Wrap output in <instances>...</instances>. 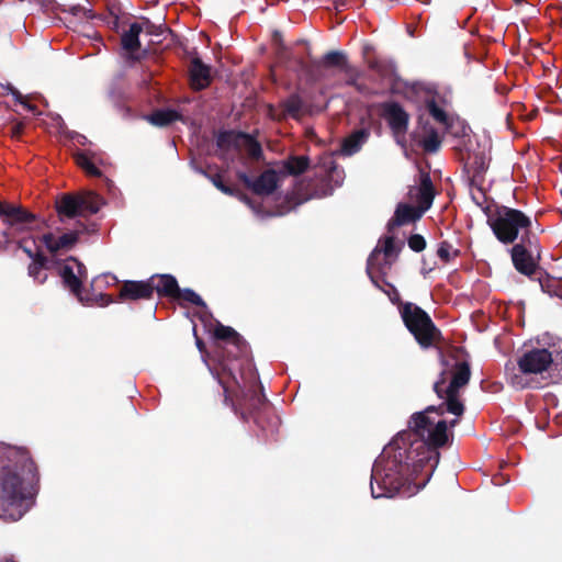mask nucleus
Segmentation results:
<instances>
[{"mask_svg":"<svg viewBox=\"0 0 562 562\" xmlns=\"http://www.w3.org/2000/svg\"><path fill=\"white\" fill-rule=\"evenodd\" d=\"M224 391H225V393L228 395L229 390H228V387H227V386H224Z\"/></svg>","mask_w":562,"mask_h":562,"instance_id":"37998d69","label":"nucleus"},{"mask_svg":"<svg viewBox=\"0 0 562 562\" xmlns=\"http://www.w3.org/2000/svg\"><path fill=\"white\" fill-rule=\"evenodd\" d=\"M153 295V285L149 281H127L120 291L123 300L149 299Z\"/></svg>","mask_w":562,"mask_h":562,"instance_id":"4468645a","label":"nucleus"},{"mask_svg":"<svg viewBox=\"0 0 562 562\" xmlns=\"http://www.w3.org/2000/svg\"><path fill=\"white\" fill-rule=\"evenodd\" d=\"M0 217L12 229L24 231L34 221L33 214L22 207L0 202Z\"/></svg>","mask_w":562,"mask_h":562,"instance_id":"9d476101","label":"nucleus"},{"mask_svg":"<svg viewBox=\"0 0 562 562\" xmlns=\"http://www.w3.org/2000/svg\"><path fill=\"white\" fill-rule=\"evenodd\" d=\"M191 86L196 89H203L209 86L211 80L210 68L199 58H193L190 65Z\"/></svg>","mask_w":562,"mask_h":562,"instance_id":"6ab92c4d","label":"nucleus"},{"mask_svg":"<svg viewBox=\"0 0 562 562\" xmlns=\"http://www.w3.org/2000/svg\"><path fill=\"white\" fill-rule=\"evenodd\" d=\"M441 413L435 407H428L422 413L412 417L409 428L420 438L416 450H420L417 459L418 467H429L430 473L439 462L438 447H442L449 440L447 423L442 419Z\"/></svg>","mask_w":562,"mask_h":562,"instance_id":"f257e3e1","label":"nucleus"},{"mask_svg":"<svg viewBox=\"0 0 562 562\" xmlns=\"http://www.w3.org/2000/svg\"><path fill=\"white\" fill-rule=\"evenodd\" d=\"M440 146L439 137L436 133H430L424 140L423 147L427 151H436Z\"/></svg>","mask_w":562,"mask_h":562,"instance_id":"2f4dec72","label":"nucleus"},{"mask_svg":"<svg viewBox=\"0 0 562 562\" xmlns=\"http://www.w3.org/2000/svg\"><path fill=\"white\" fill-rule=\"evenodd\" d=\"M23 498V485L18 472L8 467L0 469V509L5 510Z\"/></svg>","mask_w":562,"mask_h":562,"instance_id":"0eeeda50","label":"nucleus"},{"mask_svg":"<svg viewBox=\"0 0 562 562\" xmlns=\"http://www.w3.org/2000/svg\"><path fill=\"white\" fill-rule=\"evenodd\" d=\"M214 337L216 339L231 341L236 345L240 341L239 335L232 327L224 326L222 324H217L215 326Z\"/></svg>","mask_w":562,"mask_h":562,"instance_id":"cd10ccee","label":"nucleus"},{"mask_svg":"<svg viewBox=\"0 0 562 562\" xmlns=\"http://www.w3.org/2000/svg\"><path fill=\"white\" fill-rule=\"evenodd\" d=\"M149 282L153 285V292L157 291L159 294L175 295L178 291L176 279L170 276L153 277Z\"/></svg>","mask_w":562,"mask_h":562,"instance_id":"4be33fe9","label":"nucleus"},{"mask_svg":"<svg viewBox=\"0 0 562 562\" xmlns=\"http://www.w3.org/2000/svg\"><path fill=\"white\" fill-rule=\"evenodd\" d=\"M345 61V55L339 52H331L325 56V63L329 66H344Z\"/></svg>","mask_w":562,"mask_h":562,"instance_id":"473e14b6","label":"nucleus"},{"mask_svg":"<svg viewBox=\"0 0 562 562\" xmlns=\"http://www.w3.org/2000/svg\"><path fill=\"white\" fill-rule=\"evenodd\" d=\"M398 248L395 239L387 236L381 239L368 259L367 271L371 280L378 285L381 274H385L390 269L392 261L397 257Z\"/></svg>","mask_w":562,"mask_h":562,"instance_id":"423d86ee","label":"nucleus"},{"mask_svg":"<svg viewBox=\"0 0 562 562\" xmlns=\"http://www.w3.org/2000/svg\"><path fill=\"white\" fill-rule=\"evenodd\" d=\"M187 299H188L190 302H192V303H194V304H196V305H198V304H200V303L202 302V301H201V297H200L198 294L193 293V292H190V293L188 294Z\"/></svg>","mask_w":562,"mask_h":562,"instance_id":"4c0bfd02","label":"nucleus"},{"mask_svg":"<svg viewBox=\"0 0 562 562\" xmlns=\"http://www.w3.org/2000/svg\"><path fill=\"white\" fill-rule=\"evenodd\" d=\"M64 284L79 299L80 302L91 304V299L81 291L82 281L87 279L85 266L74 258L67 259L59 269Z\"/></svg>","mask_w":562,"mask_h":562,"instance_id":"6e6552de","label":"nucleus"},{"mask_svg":"<svg viewBox=\"0 0 562 562\" xmlns=\"http://www.w3.org/2000/svg\"><path fill=\"white\" fill-rule=\"evenodd\" d=\"M179 119V114L172 110H159L148 116V121L157 126H165Z\"/></svg>","mask_w":562,"mask_h":562,"instance_id":"a878e982","label":"nucleus"},{"mask_svg":"<svg viewBox=\"0 0 562 562\" xmlns=\"http://www.w3.org/2000/svg\"><path fill=\"white\" fill-rule=\"evenodd\" d=\"M76 164L83 169L89 176L98 177L101 175L98 167L93 164L92 159L83 153L75 156Z\"/></svg>","mask_w":562,"mask_h":562,"instance_id":"c85d7f7f","label":"nucleus"},{"mask_svg":"<svg viewBox=\"0 0 562 562\" xmlns=\"http://www.w3.org/2000/svg\"><path fill=\"white\" fill-rule=\"evenodd\" d=\"M553 362L552 353L546 348H535L525 351L517 360L520 373L510 378V383L516 389H525L528 382L524 375L541 374L547 371Z\"/></svg>","mask_w":562,"mask_h":562,"instance_id":"39448f33","label":"nucleus"},{"mask_svg":"<svg viewBox=\"0 0 562 562\" xmlns=\"http://www.w3.org/2000/svg\"><path fill=\"white\" fill-rule=\"evenodd\" d=\"M383 115L395 133L406 130L408 115L398 104L386 103L383 108Z\"/></svg>","mask_w":562,"mask_h":562,"instance_id":"2eb2a0df","label":"nucleus"},{"mask_svg":"<svg viewBox=\"0 0 562 562\" xmlns=\"http://www.w3.org/2000/svg\"><path fill=\"white\" fill-rule=\"evenodd\" d=\"M78 239L76 232L65 233L59 237H55L53 234H44L41 238L42 243L50 252H56L63 249H70Z\"/></svg>","mask_w":562,"mask_h":562,"instance_id":"dca6fc26","label":"nucleus"},{"mask_svg":"<svg viewBox=\"0 0 562 562\" xmlns=\"http://www.w3.org/2000/svg\"><path fill=\"white\" fill-rule=\"evenodd\" d=\"M438 256L445 260L449 259V249L448 246L441 245L438 249Z\"/></svg>","mask_w":562,"mask_h":562,"instance_id":"e433bc0d","label":"nucleus"},{"mask_svg":"<svg viewBox=\"0 0 562 562\" xmlns=\"http://www.w3.org/2000/svg\"><path fill=\"white\" fill-rule=\"evenodd\" d=\"M100 299L102 300L103 304H109L111 302L110 297L108 295H102L101 293L98 294Z\"/></svg>","mask_w":562,"mask_h":562,"instance_id":"58836bf2","label":"nucleus"},{"mask_svg":"<svg viewBox=\"0 0 562 562\" xmlns=\"http://www.w3.org/2000/svg\"><path fill=\"white\" fill-rule=\"evenodd\" d=\"M369 133L366 130H359L353 132L342 143L341 150L345 155H352L357 153L361 146L366 143Z\"/></svg>","mask_w":562,"mask_h":562,"instance_id":"5701e85b","label":"nucleus"},{"mask_svg":"<svg viewBox=\"0 0 562 562\" xmlns=\"http://www.w3.org/2000/svg\"><path fill=\"white\" fill-rule=\"evenodd\" d=\"M512 259L515 268L526 274L531 276L536 270V263L522 245H515L512 249Z\"/></svg>","mask_w":562,"mask_h":562,"instance_id":"f3484780","label":"nucleus"},{"mask_svg":"<svg viewBox=\"0 0 562 562\" xmlns=\"http://www.w3.org/2000/svg\"><path fill=\"white\" fill-rule=\"evenodd\" d=\"M402 319L423 348L435 346L441 337L429 315L413 303H404L400 307Z\"/></svg>","mask_w":562,"mask_h":562,"instance_id":"f03ea898","label":"nucleus"},{"mask_svg":"<svg viewBox=\"0 0 562 562\" xmlns=\"http://www.w3.org/2000/svg\"><path fill=\"white\" fill-rule=\"evenodd\" d=\"M488 222L497 239L504 244L514 243L519 233H528L531 226V220L525 213L506 206L497 210Z\"/></svg>","mask_w":562,"mask_h":562,"instance_id":"7ed1b4c3","label":"nucleus"},{"mask_svg":"<svg viewBox=\"0 0 562 562\" xmlns=\"http://www.w3.org/2000/svg\"><path fill=\"white\" fill-rule=\"evenodd\" d=\"M428 110L431 116L441 124L448 123V116L446 112L440 109L434 101L428 102Z\"/></svg>","mask_w":562,"mask_h":562,"instance_id":"7c9ffc66","label":"nucleus"},{"mask_svg":"<svg viewBox=\"0 0 562 562\" xmlns=\"http://www.w3.org/2000/svg\"><path fill=\"white\" fill-rule=\"evenodd\" d=\"M239 178L259 194L271 193L277 188L278 183V175L273 170H266L255 181H251L245 173H241Z\"/></svg>","mask_w":562,"mask_h":562,"instance_id":"ddd939ff","label":"nucleus"},{"mask_svg":"<svg viewBox=\"0 0 562 562\" xmlns=\"http://www.w3.org/2000/svg\"><path fill=\"white\" fill-rule=\"evenodd\" d=\"M371 479V493L374 498L392 497L401 486L397 477L383 473L382 460L374 464Z\"/></svg>","mask_w":562,"mask_h":562,"instance_id":"1a4fd4ad","label":"nucleus"},{"mask_svg":"<svg viewBox=\"0 0 562 562\" xmlns=\"http://www.w3.org/2000/svg\"><path fill=\"white\" fill-rule=\"evenodd\" d=\"M408 246L414 251H422L426 247V241L422 235L415 234L408 238Z\"/></svg>","mask_w":562,"mask_h":562,"instance_id":"72a5a7b5","label":"nucleus"},{"mask_svg":"<svg viewBox=\"0 0 562 562\" xmlns=\"http://www.w3.org/2000/svg\"><path fill=\"white\" fill-rule=\"evenodd\" d=\"M334 1H335V4H336L337 8L339 5H345V2H342L341 0H334Z\"/></svg>","mask_w":562,"mask_h":562,"instance_id":"ea45409f","label":"nucleus"},{"mask_svg":"<svg viewBox=\"0 0 562 562\" xmlns=\"http://www.w3.org/2000/svg\"><path fill=\"white\" fill-rule=\"evenodd\" d=\"M426 211L422 207L411 204H400L396 209L394 222L396 225H403L418 220Z\"/></svg>","mask_w":562,"mask_h":562,"instance_id":"412c9836","label":"nucleus"},{"mask_svg":"<svg viewBox=\"0 0 562 562\" xmlns=\"http://www.w3.org/2000/svg\"><path fill=\"white\" fill-rule=\"evenodd\" d=\"M299 101L296 99H292V100H289V102L286 103V110L289 113L295 115L299 111Z\"/></svg>","mask_w":562,"mask_h":562,"instance_id":"f704fd0d","label":"nucleus"},{"mask_svg":"<svg viewBox=\"0 0 562 562\" xmlns=\"http://www.w3.org/2000/svg\"><path fill=\"white\" fill-rule=\"evenodd\" d=\"M409 200L415 203L416 206L427 211L434 200L435 193L431 180L427 173H422L420 182L417 187H413L409 190Z\"/></svg>","mask_w":562,"mask_h":562,"instance_id":"f8f14e48","label":"nucleus"},{"mask_svg":"<svg viewBox=\"0 0 562 562\" xmlns=\"http://www.w3.org/2000/svg\"><path fill=\"white\" fill-rule=\"evenodd\" d=\"M470 380V368L468 363L461 362L454 367L449 384L445 379L436 382L435 391L437 395L446 400L447 411L456 416H461L464 406L459 400V390L463 387Z\"/></svg>","mask_w":562,"mask_h":562,"instance_id":"20e7f679","label":"nucleus"},{"mask_svg":"<svg viewBox=\"0 0 562 562\" xmlns=\"http://www.w3.org/2000/svg\"><path fill=\"white\" fill-rule=\"evenodd\" d=\"M116 278L112 274H102L94 278L91 282V286L93 290H102L103 285L115 284Z\"/></svg>","mask_w":562,"mask_h":562,"instance_id":"c756f323","label":"nucleus"},{"mask_svg":"<svg viewBox=\"0 0 562 562\" xmlns=\"http://www.w3.org/2000/svg\"><path fill=\"white\" fill-rule=\"evenodd\" d=\"M20 132H21V127H20V126H16V127H15V131H14V134H15V135H18Z\"/></svg>","mask_w":562,"mask_h":562,"instance_id":"a19ab883","label":"nucleus"},{"mask_svg":"<svg viewBox=\"0 0 562 562\" xmlns=\"http://www.w3.org/2000/svg\"><path fill=\"white\" fill-rule=\"evenodd\" d=\"M79 200L82 215L97 213L102 205V199L94 192L79 194Z\"/></svg>","mask_w":562,"mask_h":562,"instance_id":"393cba45","label":"nucleus"},{"mask_svg":"<svg viewBox=\"0 0 562 562\" xmlns=\"http://www.w3.org/2000/svg\"><path fill=\"white\" fill-rule=\"evenodd\" d=\"M58 212L68 217L81 214L79 195H65L58 202Z\"/></svg>","mask_w":562,"mask_h":562,"instance_id":"b1692460","label":"nucleus"},{"mask_svg":"<svg viewBox=\"0 0 562 562\" xmlns=\"http://www.w3.org/2000/svg\"><path fill=\"white\" fill-rule=\"evenodd\" d=\"M142 31L143 25L140 23H133L130 29L122 35V47L131 57H134L135 53L140 46L139 34Z\"/></svg>","mask_w":562,"mask_h":562,"instance_id":"aec40b11","label":"nucleus"},{"mask_svg":"<svg viewBox=\"0 0 562 562\" xmlns=\"http://www.w3.org/2000/svg\"><path fill=\"white\" fill-rule=\"evenodd\" d=\"M218 145L224 146L226 143L234 144L238 149L247 153L251 158H259L261 155V147L251 136L246 134H236L233 132L223 133L218 137Z\"/></svg>","mask_w":562,"mask_h":562,"instance_id":"9b49d317","label":"nucleus"},{"mask_svg":"<svg viewBox=\"0 0 562 562\" xmlns=\"http://www.w3.org/2000/svg\"><path fill=\"white\" fill-rule=\"evenodd\" d=\"M285 169L291 175H300L308 167V158L305 156L291 157L284 164Z\"/></svg>","mask_w":562,"mask_h":562,"instance_id":"bb28decb","label":"nucleus"},{"mask_svg":"<svg viewBox=\"0 0 562 562\" xmlns=\"http://www.w3.org/2000/svg\"><path fill=\"white\" fill-rule=\"evenodd\" d=\"M456 424H457V419H454V420H452V422L450 423V427H454V425H456Z\"/></svg>","mask_w":562,"mask_h":562,"instance_id":"79ce46f5","label":"nucleus"},{"mask_svg":"<svg viewBox=\"0 0 562 562\" xmlns=\"http://www.w3.org/2000/svg\"><path fill=\"white\" fill-rule=\"evenodd\" d=\"M213 183L222 192L227 193V194H232V190L228 187H226L225 184H223V182L220 179L214 178L213 179Z\"/></svg>","mask_w":562,"mask_h":562,"instance_id":"c9c22d12","label":"nucleus"},{"mask_svg":"<svg viewBox=\"0 0 562 562\" xmlns=\"http://www.w3.org/2000/svg\"><path fill=\"white\" fill-rule=\"evenodd\" d=\"M24 251L27 254L30 258L33 259L32 263L29 266V274L32 277L37 283H44L47 279V273L45 272L47 259L40 252H33L31 249L24 246V241L21 244Z\"/></svg>","mask_w":562,"mask_h":562,"instance_id":"a211bd4d","label":"nucleus"}]
</instances>
